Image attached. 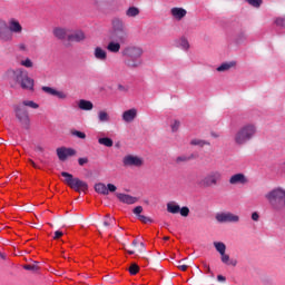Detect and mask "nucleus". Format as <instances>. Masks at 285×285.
<instances>
[{
  "label": "nucleus",
  "instance_id": "nucleus-5",
  "mask_svg": "<svg viewBox=\"0 0 285 285\" xmlns=\"http://www.w3.org/2000/svg\"><path fill=\"white\" fill-rule=\"evenodd\" d=\"M121 55L126 58L125 63L128 68H139V66L144 63V60L141 59L144 49H141V47H126Z\"/></svg>",
  "mask_w": 285,
  "mask_h": 285
},
{
  "label": "nucleus",
  "instance_id": "nucleus-11",
  "mask_svg": "<svg viewBox=\"0 0 285 285\" xmlns=\"http://www.w3.org/2000/svg\"><path fill=\"white\" fill-rule=\"evenodd\" d=\"M41 90L51 97H57L58 99H68V94L61 90H57L56 88L43 86Z\"/></svg>",
  "mask_w": 285,
  "mask_h": 285
},
{
  "label": "nucleus",
  "instance_id": "nucleus-8",
  "mask_svg": "<svg viewBox=\"0 0 285 285\" xmlns=\"http://www.w3.org/2000/svg\"><path fill=\"white\" fill-rule=\"evenodd\" d=\"M215 218L218 224H239V215L230 212L218 213Z\"/></svg>",
  "mask_w": 285,
  "mask_h": 285
},
{
  "label": "nucleus",
  "instance_id": "nucleus-37",
  "mask_svg": "<svg viewBox=\"0 0 285 285\" xmlns=\"http://www.w3.org/2000/svg\"><path fill=\"white\" fill-rule=\"evenodd\" d=\"M190 159H193V155L191 156H186V155L178 156L176 158V164H185L186 161H190Z\"/></svg>",
  "mask_w": 285,
  "mask_h": 285
},
{
  "label": "nucleus",
  "instance_id": "nucleus-22",
  "mask_svg": "<svg viewBox=\"0 0 285 285\" xmlns=\"http://www.w3.org/2000/svg\"><path fill=\"white\" fill-rule=\"evenodd\" d=\"M237 66L236 61H227V62H223L222 65H219L216 68L217 72H228V70H230L232 68H235Z\"/></svg>",
  "mask_w": 285,
  "mask_h": 285
},
{
  "label": "nucleus",
  "instance_id": "nucleus-38",
  "mask_svg": "<svg viewBox=\"0 0 285 285\" xmlns=\"http://www.w3.org/2000/svg\"><path fill=\"white\" fill-rule=\"evenodd\" d=\"M20 66H23L24 68H32L35 62H32L30 58H26L24 60L20 61Z\"/></svg>",
  "mask_w": 285,
  "mask_h": 285
},
{
  "label": "nucleus",
  "instance_id": "nucleus-21",
  "mask_svg": "<svg viewBox=\"0 0 285 285\" xmlns=\"http://www.w3.org/2000/svg\"><path fill=\"white\" fill-rule=\"evenodd\" d=\"M94 57L97 61H106L108 59V51L101 47H96L94 49Z\"/></svg>",
  "mask_w": 285,
  "mask_h": 285
},
{
  "label": "nucleus",
  "instance_id": "nucleus-47",
  "mask_svg": "<svg viewBox=\"0 0 285 285\" xmlns=\"http://www.w3.org/2000/svg\"><path fill=\"white\" fill-rule=\"evenodd\" d=\"M24 271H38L39 267L37 265H24Z\"/></svg>",
  "mask_w": 285,
  "mask_h": 285
},
{
  "label": "nucleus",
  "instance_id": "nucleus-16",
  "mask_svg": "<svg viewBox=\"0 0 285 285\" xmlns=\"http://www.w3.org/2000/svg\"><path fill=\"white\" fill-rule=\"evenodd\" d=\"M121 117H122V121H125V124H132V121L135 119H137V109L131 108V109L125 110L122 112Z\"/></svg>",
  "mask_w": 285,
  "mask_h": 285
},
{
  "label": "nucleus",
  "instance_id": "nucleus-23",
  "mask_svg": "<svg viewBox=\"0 0 285 285\" xmlns=\"http://www.w3.org/2000/svg\"><path fill=\"white\" fill-rule=\"evenodd\" d=\"M78 108L80 110H87L88 111V110H92L95 108V105L90 100L80 99L78 101Z\"/></svg>",
  "mask_w": 285,
  "mask_h": 285
},
{
  "label": "nucleus",
  "instance_id": "nucleus-48",
  "mask_svg": "<svg viewBox=\"0 0 285 285\" xmlns=\"http://www.w3.org/2000/svg\"><path fill=\"white\" fill-rule=\"evenodd\" d=\"M107 190H108V194L109 193H115L117 190V186H115L114 184H108L107 185Z\"/></svg>",
  "mask_w": 285,
  "mask_h": 285
},
{
  "label": "nucleus",
  "instance_id": "nucleus-3",
  "mask_svg": "<svg viewBox=\"0 0 285 285\" xmlns=\"http://www.w3.org/2000/svg\"><path fill=\"white\" fill-rule=\"evenodd\" d=\"M255 137H257V125L255 122H246L234 135V144L236 146H246Z\"/></svg>",
  "mask_w": 285,
  "mask_h": 285
},
{
  "label": "nucleus",
  "instance_id": "nucleus-35",
  "mask_svg": "<svg viewBox=\"0 0 285 285\" xmlns=\"http://www.w3.org/2000/svg\"><path fill=\"white\" fill-rule=\"evenodd\" d=\"M27 106L28 108H32L33 110H37L39 108V104L32 101V100H24L22 101V107Z\"/></svg>",
  "mask_w": 285,
  "mask_h": 285
},
{
  "label": "nucleus",
  "instance_id": "nucleus-54",
  "mask_svg": "<svg viewBox=\"0 0 285 285\" xmlns=\"http://www.w3.org/2000/svg\"><path fill=\"white\" fill-rule=\"evenodd\" d=\"M210 136L214 138V139H219L220 135L218 132H215V131H212L210 132Z\"/></svg>",
  "mask_w": 285,
  "mask_h": 285
},
{
  "label": "nucleus",
  "instance_id": "nucleus-40",
  "mask_svg": "<svg viewBox=\"0 0 285 285\" xmlns=\"http://www.w3.org/2000/svg\"><path fill=\"white\" fill-rule=\"evenodd\" d=\"M246 32L240 31L237 36H236V43H244V41L246 40Z\"/></svg>",
  "mask_w": 285,
  "mask_h": 285
},
{
  "label": "nucleus",
  "instance_id": "nucleus-57",
  "mask_svg": "<svg viewBox=\"0 0 285 285\" xmlns=\"http://www.w3.org/2000/svg\"><path fill=\"white\" fill-rule=\"evenodd\" d=\"M31 166H33V168H37V164L33 160H30Z\"/></svg>",
  "mask_w": 285,
  "mask_h": 285
},
{
  "label": "nucleus",
  "instance_id": "nucleus-10",
  "mask_svg": "<svg viewBox=\"0 0 285 285\" xmlns=\"http://www.w3.org/2000/svg\"><path fill=\"white\" fill-rule=\"evenodd\" d=\"M16 117L22 124L23 128H30V117L28 110L23 106L16 107Z\"/></svg>",
  "mask_w": 285,
  "mask_h": 285
},
{
  "label": "nucleus",
  "instance_id": "nucleus-52",
  "mask_svg": "<svg viewBox=\"0 0 285 285\" xmlns=\"http://www.w3.org/2000/svg\"><path fill=\"white\" fill-rule=\"evenodd\" d=\"M138 219H140V222H144L145 224H148V222H150V218H148V217H146L144 215H139Z\"/></svg>",
  "mask_w": 285,
  "mask_h": 285
},
{
  "label": "nucleus",
  "instance_id": "nucleus-26",
  "mask_svg": "<svg viewBox=\"0 0 285 285\" xmlns=\"http://www.w3.org/2000/svg\"><path fill=\"white\" fill-rule=\"evenodd\" d=\"M176 46L181 50H188L190 48V42H188V39H186V37H181L176 41Z\"/></svg>",
  "mask_w": 285,
  "mask_h": 285
},
{
  "label": "nucleus",
  "instance_id": "nucleus-19",
  "mask_svg": "<svg viewBox=\"0 0 285 285\" xmlns=\"http://www.w3.org/2000/svg\"><path fill=\"white\" fill-rule=\"evenodd\" d=\"M116 197L119 199V202H121V204H137V197L130 196L128 194L118 193L116 194Z\"/></svg>",
  "mask_w": 285,
  "mask_h": 285
},
{
  "label": "nucleus",
  "instance_id": "nucleus-30",
  "mask_svg": "<svg viewBox=\"0 0 285 285\" xmlns=\"http://www.w3.org/2000/svg\"><path fill=\"white\" fill-rule=\"evenodd\" d=\"M96 193H99L100 195H108V187L104 183H98L95 185Z\"/></svg>",
  "mask_w": 285,
  "mask_h": 285
},
{
  "label": "nucleus",
  "instance_id": "nucleus-9",
  "mask_svg": "<svg viewBox=\"0 0 285 285\" xmlns=\"http://www.w3.org/2000/svg\"><path fill=\"white\" fill-rule=\"evenodd\" d=\"M125 168H141L144 166V158L135 155H126L122 158Z\"/></svg>",
  "mask_w": 285,
  "mask_h": 285
},
{
  "label": "nucleus",
  "instance_id": "nucleus-46",
  "mask_svg": "<svg viewBox=\"0 0 285 285\" xmlns=\"http://www.w3.org/2000/svg\"><path fill=\"white\" fill-rule=\"evenodd\" d=\"M18 49L20 50V52H28V46L23 42H20L18 45Z\"/></svg>",
  "mask_w": 285,
  "mask_h": 285
},
{
  "label": "nucleus",
  "instance_id": "nucleus-33",
  "mask_svg": "<svg viewBox=\"0 0 285 285\" xmlns=\"http://www.w3.org/2000/svg\"><path fill=\"white\" fill-rule=\"evenodd\" d=\"M61 177H65V181L68 184V186H72V183L75 181V177L72 174H69L68 171H62Z\"/></svg>",
  "mask_w": 285,
  "mask_h": 285
},
{
  "label": "nucleus",
  "instance_id": "nucleus-36",
  "mask_svg": "<svg viewBox=\"0 0 285 285\" xmlns=\"http://www.w3.org/2000/svg\"><path fill=\"white\" fill-rule=\"evenodd\" d=\"M104 226L106 227L115 226V217L107 215L104 219Z\"/></svg>",
  "mask_w": 285,
  "mask_h": 285
},
{
  "label": "nucleus",
  "instance_id": "nucleus-61",
  "mask_svg": "<svg viewBox=\"0 0 285 285\" xmlns=\"http://www.w3.org/2000/svg\"><path fill=\"white\" fill-rule=\"evenodd\" d=\"M124 87L122 86H119V89L121 90Z\"/></svg>",
  "mask_w": 285,
  "mask_h": 285
},
{
  "label": "nucleus",
  "instance_id": "nucleus-62",
  "mask_svg": "<svg viewBox=\"0 0 285 285\" xmlns=\"http://www.w3.org/2000/svg\"><path fill=\"white\" fill-rule=\"evenodd\" d=\"M283 168H285V161L283 163Z\"/></svg>",
  "mask_w": 285,
  "mask_h": 285
},
{
  "label": "nucleus",
  "instance_id": "nucleus-13",
  "mask_svg": "<svg viewBox=\"0 0 285 285\" xmlns=\"http://www.w3.org/2000/svg\"><path fill=\"white\" fill-rule=\"evenodd\" d=\"M170 14L175 21H181L188 14V11L181 7H174L170 9Z\"/></svg>",
  "mask_w": 285,
  "mask_h": 285
},
{
  "label": "nucleus",
  "instance_id": "nucleus-17",
  "mask_svg": "<svg viewBox=\"0 0 285 285\" xmlns=\"http://www.w3.org/2000/svg\"><path fill=\"white\" fill-rule=\"evenodd\" d=\"M121 43H126V42H120L112 39L111 41L108 42L106 48L108 52H111L112 55H117L121 50Z\"/></svg>",
  "mask_w": 285,
  "mask_h": 285
},
{
  "label": "nucleus",
  "instance_id": "nucleus-31",
  "mask_svg": "<svg viewBox=\"0 0 285 285\" xmlns=\"http://www.w3.org/2000/svg\"><path fill=\"white\" fill-rule=\"evenodd\" d=\"M214 247L219 255H224L226 253V244L222 242H214Z\"/></svg>",
  "mask_w": 285,
  "mask_h": 285
},
{
  "label": "nucleus",
  "instance_id": "nucleus-25",
  "mask_svg": "<svg viewBox=\"0 0 285 285\" xmlns=\"http://www.w3.org/2000/svg\"><path fill=\"white\" fill-rule=\"evenodd\" d=\"M140 13L141 10H139L137 7H129L125 12L126 17L129 19H135V17H139Z\"/></svg>",
  "mask_w": 285,
  "mask_h": 285
},
{
  "label": "nucleus",
  "instance_id": "nucleus-29",
  "mask_svg": "<svg viewBox=\"0 0 285 285\" xmlns=\"http://www.w3.org/2000/svg\"><path fill=\"white\" fill-rule=\"evenodd\" d=\"M98 121H100V124H108V121H110V115H108L106 110L98 111Z\"/></svg>",
  "mask_w": 285,
  "mask_h": 285
},
{
  "label": "nucleus",
  "instance_id": "nucleus-45",
  "mask_svg": "<svg viewBox=\"0 0 285 285\" xmlns=\"http://www.w3.org/2000/svg\"><path fill=\"white\" fill-rule=\"evenodd\" d=\"M141 213H144V207L137 206L134 208V215H137L138 218H139V215H141Z\"/></svg>",
  "mask_w": 285,
  "mask_h": 285
},
{
  "label": "nucleus",
  "instance_id": "nucleus-63",
  "mask_svg": "<svg viewBox=\"0 0 285 285\" xmlns=\"http://www.w3.org/2000/svg\"><path fill=\"white\" fill-rule=\"evenodd\" d=\"M2 259L4 258L3 255H1Z\"/></svg>",
  "mask_w": 285,
  "mask_h": 285
},
{
  "label": "nucleus",
  "instance_id": "nucleus-20",
  "mask_svg": "<svg viewBox=\"0 0 285 285\" xmlns=\"http://www.w3.org/2000/svg\"><path fill=\"white\" fill-rule=\"evenodd\" d=\"M69 32L70 29L68 28L56 27L53 29V37L60 40L68 39Z\"/></svg>",
  "mask_w": 285,
  "mask_h": 285
},
{
  "label": "nucleus",
  "instance_id": "nucleus-4",
  "mask_svg": "<svg viewBox=\"0 0 285 285\" xmlns=\"http://www.w3.org/2000/svg\"><path fill=\"white\" fill-rule=\"evenodd\" d=\"M273 213H283L285 210V188L274 187L265 195Z\"/></svg>",
  "mask_w": 285,
  "mask_h": 285
},
{
  "label": "nucleus",
  "instance_id": "nucleus-27",
  "mask_svg": "<svg viewBox=\"0 0 285 285\" xmlns=\"http://www.w3.org/2000/svg\"><path fill=\"white\" fill-rule=\"evenodd\" d=\"M190 146H198V148H204V146H210V141L199 139V138H194L190 140Z\"/></svg>",
  "mask_w": 285,
  "mask_h": 285
},
{
  "label": "nucleus",
  "instance_id": "nucleus-60",
  "mask_svg": "<svg viewBox=\"0 0 285 285\" xmlns=\"http://www.w3.org/2000/svg\"><path fill=\"white\" fill-rule=\"evenodd\" d=\"M141 248H146V245L144 243H140Z\"/></svg>",
  "mask_w": 285,
  "mask_h": 285
},
{
  "label": "nucleus",
  "instance_id": "nucleus-59",
  "mask_svg": "<svg viewBox=\"0 0 285 285\" xmlns=\"http://www.w3.org/2000/svg\"><path fill=\"white\" fill-rule=\"evenodd\" d=\"M128 254L129 255H135V252L134 250H128Z\"/></svg>",
  "mask_w": 285,
  "mask_h": 285
},
{
  "label": "nucleus",
  "instance_id": "nucleus-24",
  "mask_svg": "<svg viewBox=\"0 0 285 285\" xmlns=\"http://www.w3.org/2000/svg\"><path fill=\"white\" fill-rule=\"evenodd\" d=\"M220 261L226 265V266H237V259L230 258L228 254H220Z\"/></svg>",
  "mask_w": 285,
  "mask_h": 285
},
{
  "label": "nucleus",
  "instance_id": "nucleus-53",
  "mask_svg": "<svg viewBox=\"0 0 285 285\" xmlns=\"http://www.w3.org/2000/svg\"><path fill=\"white\" fill-rule=\"evenodd\" d=\"M206 272L210 274V277H215V273H213V269H210L209 265H205Z\"/></svg>",
  "mask_w": 285,
  "mask_h": 285
},
{
  "label": "nucleus",
  "instance_id": "nucleus-1",
  "mask_svg": "<svg viewBox=\"0 0 285 285\" xmlns=\"http://www.w3.org/2000/svg\"><path fill=\"white\" fill-rule=\"evenodd\" d=\"M13 35H23V26L17 18H10L8 22L0 18V42L10 43Z\"/></svg>",
  "mask_w": 285,
  "mask_h": 285
},
{
  "label": "nucleus",
  "instance_id": "nucleus-28",
  "mask_svg": "<svg viewBox=\"0 0 285 285\" xmlns=\"http://www.w3.org/2000/svg\"><path fill=\"white\" fill-rule=\"evenodd\" d=\"M180 207L177 203L175 202H170L167 204V212L171 213V215H177V213H179Z\"/></svg>",
  "mask_w": 285,
  "mask_h": 285
},
{
  "label": "nucleus",
  "instance_id": "nucleus-43",
  "mask_svg": "<svg viewBox=\"0 0 285 285\" xmlns=\"http://www.w3.org/2000/svg\"><path fill=\"white\" fill-rule=\"evenodd\" d=\"M249 6H253L254 8H259L262 6V0H245Z\"/></svg>",
  "mask_w": 285,
  "mask_h": 285
},
{
  "label": "nucleus",
  "instance_id": "nucleus-32",
  "mask_svg": "<svg viewBox=\"0 0 285 285\" xmlns=\"http://www.w3.org/2000/svg\"><path fill=\"white\" fill-rule=\"evenodd\" d=\"M98 144H100V146H106L107 148H112L114 141L108 137H104L98 139Z\"/></svg>",
  "mask_w": 285,
  "mask_h": 285
},
{
  "label": "nucleus",
  "instance_id": "nucleus-42",
  "mask_svg": "<svg viewBox=\"0 0 285 285\" xmlns=\"http://www.w3.org/2000/svg\"><path fill=\"white\" fill-rule=\"evenodd\" d=\"M179 126H181V122H179V120H174L170 125L171 132H177V130H179Z\"/></svg>",
  "mask_w": 285,
  "mask_h": 285
},
{
  "label": "nucleus",
  "instance_id": "nucleus-55",
  "mask_svg": "<svg viewBox=\"0 0 285 285\" xmlns=\"http://www.w3.org/2000/svg\"><path fill=\"white\" fill-rule=\"evenodd\" d=\"M179 271H188V265H178Z\"/></svg>",
  "mask_w": 285,
  "mask_h": 285
},
{
  "label": "nucleus",
  "instance_id": "nucleus-39",
  "mask_svg": "<svg viewBox=\"0 0 285 285\" xmlns=\"http://www.w3.org/2000/svg\"><path fill=\"white\" fill-rule=\"evenodd\" d=\"M274 23L278 28H285V17L275 18Z\"/></svg>",
  "mask_w": 285,
  "mask_h": 285
},
{
  "label": "nucleus",
  "instance_id": "nucleus-6",
  "mask_svg": "<svg viewBox=\"0 0 285 285\" xmlns=\"http://www.w3.org/2000/svg\"><path fill=\"white\" fill-rule=\"evenodd\" d=\"M110 37L114 41H119L120 43H126V41H128V31H126V26L121 18H114L111 20Z\"/></svg>",
  "mask_w": 285,
  "mask_h": 285
},
{
  "label": "nucleus",
  "instance_id": "nucleus-14",
  "mask_svg": "<svg viewBox=\"0 0 285 285\" xmlns=\"http://www.w3.org/2000/svg\"><path fill=\"white\" fill-rule=\"evenodd\" d=\"M229 184L232 186H237V184H240L242 186H246L248 184V177L246 175L239 173L230 176Z\"/></svg>",
  "mask_w": 285,
  "mask_h": 285
},
{
  "label": "nucleus",
  "instance_id": "nucleus-15",
  "mask_svg": "<svg viewBox=\"0 0 285 285\" xmlns=\"http://www.w3.org/2000/svg\"><path fill=\"white\" fill-rule=\"evenodd\" d=\"M70 188H72L77 193H86V190H88V184L79 178H75L71 183Z\"/></svg>",
  "mask_w": 285,
  "mask_h": 285
},
{
  "label": "nucleus",
  "instance_id": "nucleus-34",
  "mask_svg": "<svg viewBox=\"0 0 285 285\" xmlns=\"http://www.w3.org/2000/svg\"><path fill=\"white\" fill-rule=\"evenodd\" d=\"M70 135H71L72 137H77V139H86V132L79 131V130H77V129H71V130H70Z\"/></svg>",
  "mask_w": 285,
  "mask_h": 285
},
{
  "label": "nucleus",
  "instance_id": "nucleus-58",
  "mask_svg": "<svg viewBox=\"0 0 285 285\" xmlns=\"http://www.w3.org/2000/svg\"><path fill=\"white\" fill-rule=\"evenodd\" d=\"M132 246H137V239L132 240Z\"/></svg>",
  "mask_w": 285,
  "mask_h": 285
},
{
  "label": "nucleus",
  "instance_id": "nucleus-49",
  "mask_svg": "<svg viewBox=\"0 0 285 285\" xmlns=\"http://www.w3.org/2000/svg\"><path fill=\"white\" fill-rule=\"evenodd\" d=\"M78 164H79V166H86V164H88V158H79L78 159Z\"/></svg>",
  "mask_w": 285,
  "mask_h": 285
},
{
  "label": "nucleus",
  "instance_id": "nucleus-41",
  "mask_svg": "<svg viewBox=\"0 0 285 285\" xmlns=\"http://www.w3.org/2000/svg\"><path fill=\"white\" fill-rule=\"evenodd\" d=\"M129 273L130 275H137V273H139V265L131 264L129 267Z\"/></svg>",
  "mask_w": 285,
  "mask_h": 285
},
{
  "label": "nucleus",
  "instance_id": "nucleus-51",
  "mask_svg": "<svg viewBox=\"0 0 285 285\" xmlns=\"http://www.w3.org/2000/svg\"><path fill=\"white\" fill-rule=\"evenodd\" d=\"M252 219H253V222H259V214L257 212H254L252 214Z\"/></svg>",
  "mask_w": 285,
  "mask_h": 285
},
{
  "label": "nucleus",
  "instance_id": "nucleus-12",
  "mask_svg": "<svg viewBox=\"0 0 285 285\" xmlns=\"http://www.w3.org/2000/svg\"><path fill=\"white\" fill-rule=\"evenodd\" d=\"M73 155H77V151L72 148L60 147L57 149L60 161H66L68 157H73Z\"/></svg>",
  "mask_w": 285,
  "mask_h": 285
},
{
  "label": "nucleus",
  "instance_id": "nucleus-18",
  "mask_svg": "<svg viewBox=\"0 0 285 285\" xmlns=\"http://www.w3.org/2000/svg\"><path fill=\"white\" fill-rule=\"evenodd\" d=\"M85 40H86V33L81 30H76L68 36V41H75L76 43H79Z\"/></svg>",
  "mask_w": 285,
  "mask_h": 285
},
{
  "label": "nucleus",
  "instance_id": "nucleus-56",
  "mask_svg": "<svg viewBox=\"0 0 285 285\" xmlns=\"http://www.w3.org/2000/svg\"><path fill=\"white\" fill-rule=\"evenodd\" d=\"M217 281H218V282H226V277H225V276H222V275H218V276H217Z\"/></svg>",
  "mask_w": 285,
  "mask_h": 285
},
{
  "label": "nucleus",
  "instance_id": "nucleus-2",
  "mask_svg": "<svg viewBox=\"0 0 285 285\" xmlns=\"http://www.w3.org/2000/svg\"><path fill=\"white\" fill-rule=\"evenodd\" d=\"M8 73L11 76V88L20 86L22 90H35V79L30 78L23 68L10 69Z\"/></svg>",
  "mask_w": 285,
  "mask_h": 285
},
{
  "label": "nucleus",
  "instance_id": "nucleus-7",
  "mask_svg": "<svg viewBox=\"0 0 285 285\" xmlns=\"http://www.w3.org/2000/svg\"><path fill=\"white\" fill-rule=\"evenodd\" d=\"M224 175L219 170L213 169L198 180V186L200 188H213V186L219 185Z\"/></svg>",
  "mask_w": 285,
  "mask_h": 285
},
{
  "label": "nucleus",
  "instance_id": "nucleus-50",
  "mask_svg": "<svg viewBox=\"0 0 285 285\" xmlns=\"http://www.w3.org/2000/svg\"><path fill=\"white\" fill-rule=\"evenodd\" d=\"M59 237H63V232H61V230L55 232L53 239H59Z\"/></svg>",
  "mask_w": 285,
  "mask_h": 285
},
{
  "label": "nucleus",
  "instance_id": "nucleus-44",
  "mask_svg": "<svg viewBox=\"0 0 285 285\" xmlns=\"http://www.w3.org/2000/svg\"><path fill=\"white\" fill-rule=\"evenodd\" d=\"M178 213H180L181 217H188V215H190V209L188 207H180Z\"/></svg>",
  "mask_w": 285,
  "mask_h": 285
}]
</instances>
